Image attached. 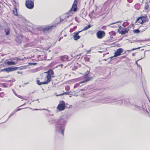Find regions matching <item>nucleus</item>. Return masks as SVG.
<instances>
[{
    "mask_svg": "<svg viewBox=\"0 0 150 150\" xmlns=\"http://www.w3.org/2000/svg\"><path fill=\"white\" fill-rule=\"evenodd\" d=\"M134 7L136 9H139L140 8L139 5V4H136L134 6Z\"/></svg>",
    "mask_w": 150,
    "mask_h": 150,
    "instance_id": "obj_28",
    "label": "nucleus"
},
{
    "mask_svg": "<svg viewBox=\"0 0 150 150\" xmlns=\"http://www.w3.org/2000/svg\"><path fill=\"white\" fill-rule=\"evenodd\" d=\"M1 88H0V91H1Z\"/></svg>",
    "mask_w": 150,
    "mask_h": 150,
    "instance_id": "obj_60",
    "label": "nucleus"
},
{
    "mask_svg": "<svg viewBox=\"0 0 150 150\" xmlns=\"http://www.w3.org/2000/svg\"><path fill=\"white\" fill-rule=\"evenodd\" d=\"M81 31H79L78 32H75L74 33V35L73 38L74 40H77L80 38V36L79 35H78Z\"/></svg>",
    "mask_w": 150,
    "mask_h": 150,
    "instance_id": "obj_11",
    "label": "nucleus"
},
{
    "mask_svg": "<svg viewBox=\"0 0 150 150\" xmlns=\"http://www.w3.org/2000/svg\"><path fill=\"white\" fill-rule=\"evenodd\" d=\"M60 66H61V68H62V67H63V64H61V65H59V66H57V67H56V68H57L58 67H60Z\"/></svg>",
    "mask_w": 150,
    "mask_h": 150,
    "instance_id": "obj_46",
    "label": "nucleus"
},
{
    "mask_svg": "<svg viewBox=\"0 0 150 150\" xmlns=\"http://www.w3.org/2000/svg\"><path fill=\"white\" fill-rule=\"evenodd\" d=\"M146 28L145 29H144V30H145L146 29Z\"/></svg>",
    "mask_w": 150,
    "mask_h": 150,
    "instance_id": "obj_63",
    "label": "nucleus"
},
{
    "mask_svg": "<svg viewBox=\"0 0 150 150\" xmlns=\"http://www.w3.org/2000/svg\"><path fill=\"white\" fill-rule=\"evenodd\" d=\"M42 29L43 28H42L41 27H36V28H35V30H38V32L39 33V32L42 31Z\"/></svg>",
    "mask_w": 150,
    "mask_h": 150,
    "instance_id": "obj_23",
    "label": "nucleus"
},
{
    "mask_svg": "<svg viewBox=\"0 0 150 150\" xmlns=\"http://www.w3.org/2000/svg\"><path fill=\"white\" fill-rule=\"evenodd\" d=\"M32 46V45L30 44H27L24 45V47H27L28 46Z\"/></svg>",
    "mask_w": 150,
    "mask_h": 150,
    "instance_id": "obj_40",
    "label": "nucleus"
},
{
    "mask_svg": "<svg viewBox=\"0 0 150 150\" xmlns=\"http://www.w3.org/2000/svg\"><path fill=\"white\" fill-rule=\"evenodd\" d=\"M14 94H15V95L16 96V95H18V94H17L16 93V92H14Z\"/></svg>",
    "mask_w": 150,
    "mask_h": 150,
    "instance_id": "obj_51",
    "label": "nucleus"
},
{
    "mask_svg": "<svg viewBox=\"0 0 150 150\" xmlns=\"http://www.w3.org/2000/svg\"><path fill=\"white\" fill-rule=\"evenodd\" d=\"M84 80L80 82V83H84L88 81L91 80L92 78V77H89L87 74L84 75Z\"/></svg>",
    "mask_w": 150,
    "mask_h": 150,
    "instance_id": "obj_10",
    "label": "nucleus"
},
{
    "mask_svg": "<svg viewBox=\"0 0 150 150\" xmlns=\"http://www.w3.org/2000/svg\"><path fill=\"white\" fill-rule=\"evenodd\" d=\"M25 104H26V103H24V104H23V105H22L21 106H23V105H25Z\"/></svg>",
    "mask_w": 150,
    "mask_h": 150,
    "instance_id": "obj_53",
    "label": "nucleus"
},
{
    "mask_svg": "<svg viewBox=\"0 0 150 150\" xmlns=\"http://www.w3.org/2000/svg\"><path fill=\"white\" fill-rule=\"evenodd\" d=\"M81 54H79L78 55H75L74 56V57L75 58H76L77 59H79V57H78Z\"/></svg>",
    "mask_w": 150,
    "mask_h": 150,
    "instance_id": "obj_33",
    "label": "nucleus"
},
{
    "mask_svg": "<svg viewBox=\"0 0 150 150\" xmlns=\"http://www.w3.org/2000/svg\"><path fill=\"white\" fill-rule=\"evenodd\" d=\"M15 81V79H13L11 80H8L7 81L8 82H10V83H12Z\"/></svg>",
    "mask_w": 150,
    "mask_h": 150,
    "instance_id": "obj_34",
    "label": "nucleus"
},
{
    "mask_svg": "<svg viewBox=\"0 0 150 150\" xmlns=\"http://www.w3.org/2000/svg\"><path fill=\"white\" fill-rule=\"evenodd\" d=\"M47 60H50V59H47Z\"/></svg>",
    "mask_w": 150,
    "mask_h": 150,
    "instance_id": "obj_58",
    "label": "nucleus"
},
{
    "mask_svg": "<svg viewBox=\"0 0 150 150\" xmlns=\"http://www.w3.org/2000/svg\"><path fill=\"white\" fill-rule=\"evenodd\" d=\"M133 31L134 33H139L140 32L139 30L138 29L134 30Z\"/></svg>",
    "mask_w": 150,
    "mask_h": 150,
    "instance_id": "obj_31",
    "label": "nucleus"
},
{
    "mask_svg": "<svg viewBox=\"0 0 150 150\" xmlns=\"http://www.w3.org/2000/svg\"><path fill=\"white\" fill-rule=\"evenodd\" d=\"M149 8V6L147 4H146L144 6V9L145 10H147Z\"/></svg>",
    "mask_w": 150,
    "mask_h": 150,
    "instance_id": "obj_39",
    "label": "nucleus"
},
{
    "mask_svg": "<svg viewBox=\"0 0 150 150\" xmlns=\"http://www.w3.org/2000/svg\"><path fill=\"white\" fill-rule=\"evenodd\" d=\"M67 121L65 119H59L56 122L55 130L56 133L61 134L62 136L64 134V131Z\"/></svg>",
    "mask_w": 150,
    "mask_h": 150,
    "instance_id": "obj_1",
    "label": "nucleus"
},
{
    "mask_svg": "<svg viewBox=\"0 0 150 150\" xmlns=\"http://www.w3.org/2000/svg\"><path fill=\"white\" fill-rule=\"evenodd\" d=\"M24 108H18L17 110H15V111L16 112L18 111H19V110H21V109H24Z\"/></svg>",
    "mask_w": 150,
    "mask_h": 150,
    "instance_id": "obj_45",
    "label": "nucleus"
},
{
    "mask_svg": "<svg viewBox=\"0 0 150 150\" xmlns=\"http://www.w3.org/2000/svg\"><path fill=\"white\" fill-rule=\"evenodd\" d=\"M91 27V26L90 25H88L87 26H86L83 29V30H86L90 28Z\"/></svg>",
    "mask_w": 150,
    "mask_h": 150,
    "instance_id": "obj_25",
    "label": "nucleus"
},
{
    "mask_svg": "<svg viewBox=\"0 0 150 150\" xmlns=\"http://www.w3.org/2000/svg\"><path fill=\"white\" fill-rule=\"evenodd\" d=\"M6 64L8 66H11L12 65H15L16 64L15 62L12 61H7L5 62Z\"/></svg>",
    "mask_w": 150,
    "mask_h": 150,
    "instance_id": "obj_18",
    "label": "nucleus"
},
{
    "mask_svg": "<svg viewBox=\"0 0 150 150\" xmlns=\"http://www.w3.org/2000/svg\"><path fill=\"white\" fill-rule=\"evenodd\" d=\"M146 17L142 16L138 18L136 21V23L138 22L139 23H142L146 21Z\"/></svg>",
    "mask_w": 150,
    "mask_h": 150,
    "instance_id": "obj_9",
    "label": "nucleus"
},
{
    "mask_svg": "<svg viewBox=\"0 0 150 150\" xmlns=\"http://www.w3.org/2000/svg\"><path fill=\"white\" fill-rule=\"evenodd\" d=\"M140 48V47H138L137 48H133L131 50H126V51L127 52H130L131 51H134V50H137V49H139Z\"/></svg>",
    "mask_w": 150,
    "mask_h": 150,
    "instance_id": "obj_26",
    "label": "nucleus"
},
{
    "mask_svg": "<svg viewBox=\"0 0 150 150\" xmlns=\"http://www.w3.org/2000/svg\"><path fill=\"white\" fill-rule=\"evenodd\" d=\"M128 22H124L122 24V26L124 27H125L126 25L128 24Z\"/></svg>",
    "mask_w": 150,
    "mask_h": 150,
    "instance_id": "obj_35",
    "label": "nucleus"
},
{
    "mask_svg": "<svg viewBox=\"0 0 150 150\" xmlns=\"http://www.w3.org/2000/svg\"><path fill=\"white\" fill-rule=\"evenodd\" d=\"M54 27L55 26L54 25L47 26L44 28H43L42 31L44 32H46L52 30Z\"/></svg>",
    "mask_w": 150,
    "mask_h": 150,
    "instance_id": "obj_12",
    "label": "nucleus"
},
{
    "mask_svg": "<svg viewBox=\"0 0 150 150\" xmlns=\"http://www.w3.org/2000/svg\"><path fill=\"white\" fill-rule=\"evenodd\" d=\"M17 73H18V74H22V72H20L19 71H18L17 72Z\"/></svg>",
    "mask_w": 150,
    "mask_h": 150,
    "instance_id": "obj_50",
    "label": "nucleus"
},
{
    "mask_svg": "<svg viewBox=\"0 0 150 150\" xmlns=\"http://www.w3.org/2000/svg\"><path fill=\"white\" fill-rule=\"evenodd\" d=\"M66 93L67 94L68 93H69L66 92Z\"/></svg>",
    "mask_w": 150,
    "mask_h": 150,
    "instance_id": "obj_59",
    "label": "nucleus"
},
{
    "mask_svg": "<svg viewBox=\"0 0 150 150\" xmlns=\"http://www.w3.org/2000/svg\"><path fill=\"white\" fill-rule=\"evenodd\" d=\"M4 93L1 92L0 93V97H1V98L3 97H4Z\"/></svg>",
    "mask_w": 150,
    "mask_h": 150,
    "instance_id": "obj_36",
    "label": "nucleus"
},
{
    "mask_svg": "<svg viewBox=\"0 0 150 150\" xmlns=\"http://www.w3.org/2000/svg\"><path fill=\"white\" fill-rule=\"evenodd\" d=\"M133 0H127L128 2L131 3L132 2Z\"/></svg>",
    "mask_w": 150,
    "mask_h": 150,
    "instance_id": "obj_48",
    "label": "nucleus"
},
{
    "mask_svg": "<svg viewBox=\"0 0 150 150\" xmlns=\"http://www.w3.org/2000/svg\"><path fill=\"white\" fill-rule=\"evenodd\" d=\"M117 101V99H114L112 98H105L103 102H102L103 103H114L115 104V102Z\"/></svg>",
    "mask_w": 150,
    "mask_h": 150,
    "instance_id": "obj_5",
    "label": "nucleus"
},
{
    "mask_svg": "<svg viewBox=\"0 0 150 150\" xmlns=\"http://www.w3.org/2000/svg\"><path fill=\"white\" fill-rule=\"evenodd\" d=\"M71 9L74 12L76 11L77 9V4L76 3H75V2L73 4Z\"/></svg>",
    "mask_w": 150,
    "mask_h": 150,
    "instance_id": "obj_15",
    "label": "nucleus"
},
{
    "mask_svg": "<svg viewBox=\"0 0 150 150\" xmlns=\"http://www.w3.org/2000/svg\"><path fill=\"white\" fill-rule=\"evenodd\" d=\"M90 51H91V50H88V51H87V52H90Z\"/></svg>",
    "mask_w": 150,
    "mask_h": 150,
    "instance_id": "obj_54",
    "label": "nucleus"
},
{
    "mask_svg": "<svg viewBox=\"0 0 150 150\" xmlns=\"http://www.w3.org/2000/svg\"><path fill=\"white\" fill-rule=\"evenodd\" d=\"M18 67H9L7 68V72L8 73L9 72L17 70L18 69Z\"/></svg>",
    "mask_w": 150,
    "mask_h": 150,
    "instance_id": "obj_13",
    "label": "nucleus"
},
{
    "mask_svg": "<svg viewBox=\"0 0 150 150\" xmlns=\"http://www.w3.org/2000/svg\"><path fill=\"white\" fill-rule=\"evenodd\" d=\"M26 7L29 9H32L34 6L33 1L30 0H26L25 2Z\"/></svg>",
    "mask_w": 150,
    "mask_h": 150,
    "instance_id": "obj_3",
    "label": "nucleus"
},
{
    "mask_svg": "<svg viewBox=\"0 0 150 150\" xmlns=\"http://www.w3.org/2000/svg\"><path fill=\"white\" fill-rule=\"evenodd\" d=\"M117 99V101L115 102V104L120 105L123 103V102H125V99H120L119 100H118V99Z\"/></svg>",
    "mask_w": 150,
    "mask_h": 150,
    "instance_id": "obj_14",
    "label": "nucleus"
},
{
    "mask_svg": "<svg viewBox=\"0 0 150 150\" xmlns=\"http://www.w3.org/2000/svg\"><path fill=\"white\" fill-rule=\"evenodd\" d=\"M65 18L66 19H62V18H61V21H66L67 18H69V16L67 15L66 16H65Z\"/></svg>",
    "mask_w": 150,
    "mask_h": 150,
    "instance_id": "obj_30",
    "label": "nucleus"
},
{
    "mask_svg": "<svg viewBox=\"0 0 150 150\" xmlns=\"http://www.w3.org/2000/svg\"><path fill=\"white\" fill-rule=\"evenodd\" d=\"M149 113H150V109L149 108ZM147 112H148L147 110Z\"/></svg>",
    "mask_w": 150,
    "mask_h": 150,
    "instance_id": "obj_52",
    "label": "nucleus"
},
{
    "mask_svg": "<svg viewBox=\"0 0 150 150\" xmlns=\"http://www.w3.org/2000/svg\"><path fill=\"white\" fill-rule=\"evenodd\" d=\"M7 68H5L3 69H2L1 70V71H6V72L7 71Z\"/></svg>",
    "mask_w": 150,
    "mask_h": 150,
    "instance_id": "obj_44",
    "label": "nucleus"
},
{
    "mask_svg": "<svg viewBox=\"0 0 150 150\" xmlns=\"http://www.w3.org/2000/svg\"><path fill=\"white\" fill-rule=\"evenodd\" d=\"M16 112L15 111V110L10 115V116L9 117H10L11 116H12Z\"/></svg>",
    "mask_w": 150,
    "mask_h": 150,
    "instance_id": "obj_38",
    "label": "nucleus"
},
{
    "mask_svg": "<svg viewBox=\"0 0 150 150\" xmlns=\"http://www.w3.org/2000/svg\"><path fill=\"white\" fill-rule=\"evenodd\" d=\"M61 59L63 62H67L68 61V57L67 56H62L61 57Z\"/></svg>",
    "mask_w": 150,
    "mask_h": 150,
    "instance_id": "obj_17",
    "label": "nucleus"
},
{
    "mask_svg": "<svg viewBox=\"0 0 150 150\" xmlns=\"http://www.w3.org/2000/svg\"><path fill=\"white\" fill-rule=\"evenodd\" d=\"M121 28H122L121 26H120L119 27V29H118V32H119L120 34L121 35H124L126 33H128L130 27L128 26L127 28H123V30H121Z\"/></svg>",
    "mask_w": 150,
    "mask_h": 150,
    "instance_id": "obj_4",
    "label": "nucleus"
},
{
    "mask_svg": "<svg viewBox=\"0 0 150 150\" xmlns=\"http://www.w3.org/2000/svg\"><path fill=\"white\" fill-rule=\"evenodd\" d=\"M81 83H80V82H79V83H76L75 85H74V88H77V87H78V86H80V84Z\"/></svg>",
    "mask_w": 150,
    "mask_h": 150,
    "instance_id": "obj_29",
    "label": "nucleus"
},
{
    "mask_svg": "<svg viewBox=\"0 0 150 150\" xmlns=\"http://www.w3.org/2000/svg\"><path fill=\"white\" fill-rule=\"evenodd\" d=\"M105 35V32L103 30H99L96 33V36L98 39H101Z\"/></svg>",
    "mask_w": 150,
    "mask_h": 150,
    "instance_id": "obj_6",
    "label": "nucleus"
},
{
    "mask_svg": "<svg viewBox=\"0 0 150 150\" xmlns=\"http://www.w3.org/2000/svg\"><path fill=\"white\" fill-rule=\"evenodd\" d=\"M84 59L85 62H88L89 61L90 58L88 57H86L84 58Z\"/></svg>",
    "mask_w": 150,
    "mask_h": 150,
    "instance_id": "obj_27",
    "label": "nucleus"
},
{
    "mask_svg": "<svg viewBox=\"0 0 150 150\" xmlns=\"http://www.w3.org/2000/svg\"><path fill=\"white\" fill-rule=\"evenodd\" d=\"M41 82H40V81L38 80H36V83H37L38 85H41Z\"/></svg>",
    "mask_w": 150,
    "mask_h": 150,
    "instance_id": "obj_37",
    "label": "nucleus"
},
{
    "mask_svg": "<svg viewBox=\"0 0 150 150\" xmlns=\"http://www.w3.org/2000/svg\"><path fill=\"white\" fill-rule=\"evenodd\" d=\"M5 31L6 32V35H8L10 33V29L8 28L5 30Z\"/></svg>",
    "mask_w": 150,
    "mask_h": 150,
    "instance_id": "obj_19",
    "label": "nucleus"
},
{
    "mask_svg": "<svg viewBox=\"0 0 150 150\" xmlns=\"http://www.w3.org/2000/svg\"><path fill=\"white\" fill-rule=\"evenodd\" d=\"M124 50L122 48H119L114 53V55L113 57H110L111 60H112V58L114 57H117L122 55L121 53H122V54H124L126 53L125 51L123 53Z\"/></svg>",
    "mask_w": 150,
    "mask_h": 150,
    "instance_id": "obj_2",
    "label": "nucleus"
},
{
    "mask_svg": "<svg viewBox=\"0 0 150 150\" xmlns=\"http://www.w3.org/2000/svg\"><path fill=\"white\" fill-rule=\"evenodd\" d=\"M63 38V37H60V38L59 39L58 41H60V40Z\"/></svg>",
    "mask_w": 150,
    "mask_h": 150,
    "instance_id": "obj_49",
    "label": "nucleus"
},
{
    "mask_svg": "<svg viewBox=\"0 0 150 150\" xmlns=\"http://www.w3.org/2000/svg\"><path fill=\"white\" fill-rule=\"evenodd\" d=\"M145 52H144V55H143V57H142V58H141L138 59L137 60V61L136 62V64H137L138 65V64H137V62L140 60H141L142 59H143L144 58H145Z\"/></svg>",
    "mask_w": 150,
    "mask_h": 150,
    "instance_id": "obj_24",
    "label": "nucleus"
},
{
    "mask_svg": "<svg viewBox=\"0 0 150 150\" xmlns=\"http://www.w3.org/2000/svg\"><path fill=\"white\" fill-rule=\"evenodd\" d=\"M13 14L15 16H17L18 15L17 9L16 6L14 7V9L13 10Z\"/></svg>",
    "mask_w": 150,
    "mask_h": 150,
    "instance_id": "obj_22",
    "label": "nucleus"
},
{
    "mask_svg": "<svg viewBox=\"0 0 150 150\" xmlns=\"http://www.w3.org/2000/svg\"><path fill=\"white\" fill-rule=\"evenodd\" d=\"M135 106L136 107V109L137 110L138 109L140 110L141 108H140V107H139L138 106H136L135 105Z\"/></svg>",
    "mask_w": 150,
    "mask_h": 150,
    "instance_id": "obj_43",
    "label": "nucleus"
},
{
    "mask_svg": "<svg viewBox=\"0 0 150 150\" xmlns=\"http://www.w3.org/2000/svg\"><path fill=\"white\" fill-rule=\"evenodd\" d=\"M16 96L17 97H18V98H21V99L23 98V97L19 95H16Z\"/></svg>",
    "mask_w": 150,
    "mask_h": 150,
    "instance_id": "obj_42",
    "label": "nucleus"
},
{
    "mask_svg": "<svg viewBox=\"0 0 150 150\" xmlns=\"http://www.w3.org/2000/svg\"><path fill=\"white\" fill-rule=\"evenodd\" d=\"M29 64L35 65L36 64V63H30Z\"/></svg>",
    "mask_w": 150,
    "mask_h": 150,
    "instance_id": "obj_47",
    "label": "nucleus"
},
{
    "mask_svg": "<svg viewBox=\"0 0 150 150\" xmlns=\"http://www.w3.org/2000/svg\"><path fill=\"white\" fill-rule=\"evenodd\" d=\"M16 96L17 97H18V98H21V99L23 98V97L19 95H16Z\"/></svg>",
    "mask_w": 150,
    "mask_h": 150,
    "instance_id": "obj_41",
    "label": "nucleus"
},
{
    "mask_svg": "<svg viewBox=\"0 0 150 150\" xmlns=\"http://www.w3.org/2000/svg\"><path fill=\"white\" fill-rule=\"evenodd\" d=\"M35 28H36V27L33 28L32 33H33L34 34H38L39 33L38 32V30H35Z\"/></svg>",
    "mask_w": 150,
    "mask_h": 150,
    "instance_id": "obj_21",
    "label": "nucleus"
},
{
    "mask_svg": "<svg viewBox=\"0 0 150 150\" xmlns=\"http://www.w3.org/2000/svg\"><path fill=\"white\" fill-rule=\"evenodd\" d=\"M65 107V103L64 101H62L59 103L57 107V109L59 111L64 110Z\"/></svg>",
    "mask_w": 150,
    "mask_h": 150,
    "instance_id": "obj_8",
    "label": "nucleus"
},
{
    "mask_svg": "<svg viewBox=\"0 0 150 150\" xmlns=\"http://www.w3.org/2000/svg\"><path fill=\"white\" fill-rule=\"evenodd\" d=\"M53 123V122H51V123Z\"/></svg>",
    "mask_w": 150,
    "mask_h": 150,
    "instance_id": "obj_62",
    "label": "nucleus"
},
{
    "mask_svg": "<svg viewBox=\"0 0 150 150\" xmlns=\"http://www.w3.org/2000/svg\"><path fill=\"white\" fill-rule=\"evenodd\" d=\"M50 121H51L50 120H49V122H50Z\"/></svg>",
    "mask_w": 150,
    "mask_h": 150,
    "instance_id": "obj_56",
    "label": "nucleus"
},
{
    "mask_svg": "<svg viewBox=\"0 0 150 150\" xmlns=\"http://www.w3.org/2000/svg\"><path fill=\"white\" fill-rule=\"evenodd\" d=\"M38 110V109H34V110Z\"/></svg>",
    "mask_w": 150,
    "mask_h": 150,
    "instance_id": "obj_55",
    "label": "nucleus"
},
{
    "mask_svg": "<svg viewBox=\"0 0 150 150\" xmlns=\"http://www.w3.org/2000/svg\"><path fill=\"white\" fill-rule=\"evenodd\" d=\"M121 22V21H119L117 22H115V23H111L110 24L108 25V26H110V25H113V24H115L116 23H120Z\"/></svg>",
    "mask_w": 150,
    "mask_h": 150,
    "instance_id": "obj_32",
    "label": "nucleus"
},
{
    "mask_svg": "<svg viewBox=\"0 0 150 150\" xmlns=\"http://www.w3.org/2000/svg\"><path fill=\"white\" fill-rule=\"evenodd\" d=\"M46 73H47V75L46 76V78L49 80H51V78L54 77V72L52 69H50Z\"/></svg>",
    "mask_w": 150,
    "mask_h": 150,
    "instance_id": "obj_7",
    "label": "nucleus"
},
{
    "mask_svg": "<svg viewBox=\"0 0 150 150\" xmlns=\"http://www.w3.org/2000/svg\"><path fill=\"white\" fill-rule=\"evenodd\" d=\"M141 71H142V69L141 68Z\"/></svg>",
    "mask_w": 150,
    "mask_h": 150,
    "instance_id": "obj_61",
    "label": "nucleus"
},
{
    "mask_svg": "<svg viewBox=\"0 0 150 150\" xmlns=\"http://www.w3.org/2000/svg\"><path fill=\"white\" fill-rule=\"evenodd\" d=\"M76 27H77L76 26L75 27V28H76Z\"/></svg>",
    "mask_w": 150,
    "mask_h": 150,
    "instance_id": "obj_57",
    "label": "nucleus"
},
{
    "mask_svg": "<svg viewBox=\"0 0 150 150\" xmlns=\"http://www.w3.org/2000/svg\"><path fill=\"white\" fill-rule=\"evenodd\" d=\"M47 80L46 81L43 82H42L41 83V84H48V83L50 82L51 81V80H49L48 79H47Z\"/></svg>",
    "mask_w": 150,
    "mask_h": 150,
    "instance_id": "obj_20",
    "label": "nucleus"
},
{
    "mask_svg": "<svg viewBox=\"0 0 150 150\" xmlns=\"http://www.w3.org/2000/svg\"><path fill=\"white\" fill-rule=\"evenodd\" d=\"M22 38V36H19L16 38V41L18 43H21Z\"/></svg>",
    "mask_w": 150,
    "mask_h": 150,
    "instance_id": "obj_16",
    "label": "nucleus"
}]
</instances>
